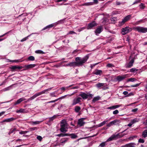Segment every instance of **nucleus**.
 <instances>
[{
    "mask_svg": "<svg viewBox=\"0 0 147 147\" xmlns=\"http://www.w3.org/2000/svg\"><path fill=\"white\" fill-rule=\"evenodd\" d=\"M100 97L99 96H97L94 97L92 100V102L93 103L95 102L96 101L100 99Z\"/></svg>",
    "mask_w": 147,
    "mask_h": 147,
    "instance_id": "7c9ffc66",
    "label": "nucleus"
},
{
    "mask_svg": "<svg viewBox=\"0 0 147 147\" xmlns=\"http://www.w3.org/2000/svg\"><path fill=\"white\" fill-rule=\"evenodd\" d=\"M25 109H20L19 110L16 111V112L17 113H26V112H25Z\"/></svg>",
    "mask_w": 147,
    "mask_h": 147,
    "instance_id": "bb28decb",
    "label": "nucleus"
},
{
    "mask_svg": "<svg viewBox=\"0 0 147 147\" xmlns=\"http://www.w3.org/2000/svg\"><path fill=\"white\" fill-rule=\"evenodd\" d=\"M65 19H64L62 20H60L58 21L57 22L55 23V25L56 26L57 25L59 24H61L63 23L65 21Z\"/></svg>",
    "mask_w": 147,
    "mask_h": 147,
    "instance_id": "c756f323",
    "label": "nucleus"
},
{
    "mask_svg": "<svg viewBox=\"0 0 147 147\" xmlns=\"http://www.w3.org/2000/svg\"><path fill=\"white\" fill-rule=\"evenodd\" d=\"M127 75L125 74L122 76H118L116 78V80L118 82H120L125 79L127 76Z\"/></svg>",
    "mask_w": 147,
    "mask_h": 147,
    "instance_id": "4468645a",
    "label": "nucleus"
},
{
    "mask_svg": "<svg viewBox=\"0 0 147 147\" xmlns=\"http://www.w3.org/2000/svg\"><path fill=\"white\" fill-rule=\"evenodd\" d=\"M52 88H49L47 89H45V90H44L40 92V95H41L43 94H44L46 92H47L48 91H50L52 89Z\"/></svg>",
    "mask_w": 147,
    "mask_h": 147,
    "instance_id": "a878e982",
    "label": "nucleus"
},
{
    "mask_svg": "<svg viewBox=\"0 0 147 147\" xmlns=\"http://www.w3.org/2000/svg\"><path fill=\"white\" fill-rule=\"evenodd\" d=\"M133 29L135 31H137L140 33H146L147 32V28L138 26L134 27Z\"/></svg>",
    "mask_w": 147,
    "mask_h": 147,
    "instance_id": "20e7f679",
    "label": "nucleus"
},
{
    "mask_svg": "<svg viewBox=\"0 0 147 147\" xmlns=\"http://www.w3.org/2000/svg\"><path fill=\"white\" fill-rule=\"evenodd\" d=\"M102 30V28L101 26L98 27L96 30L95 31V32L96 35H97V34L100 33Z\"/></svg>",
    "mask_w": 147,
    "mask_h": 147,
    "instance_id": "dca6fc26",
    "label": "nucleus"
},
{
    "mask_svg": "<svg viewBox=\"0 0 147 147\" xmlns=\"http://www.w3.org/2000/svg\"><path fill=\"white\" fill-rule=\"evenodd\" d=\"M68 139L67 138H63L61 140L60 143L64 144L67 141Z\"/></svg>",
    "mask_w": 147,
    "mask_h": 147,
    "instance_id": "393cba45",
    "label": "nucleus"
},
{
    "mask_svg": "<svg viewBox=\"0 0 147 147\" xmlns=\"http://www.w3.org/2000/svg\"><path fill=\"white\" fill-rule=\"evenodd\" d=\"M37 129V127H31L29 129V130L30 131H33L34 130H36Z\"/></svg>",
    "mask_w": 147,
    "mask_h": 147,
    "instance_id": "09e8293b",
    "label": "nucleus"
},
{
    "mask_svg": "<svg viewBox=\"0 0 147 147\" xmlns=\"http://www.w3.org/2000/svg\"><path fill=\"white\" fill-rule=\"evenodd\" d=\"M34 96H35L36 98V97H37L38 96L40 95V92H39L38 93H36V94H34Z\"/></svg>",
    "mask_w": 147,
    "mask_h": 147,
    "instance_id": "69168bd1",
    "label": "nucleus"
},
{
    "mask_svg": "<svg viewBox=\"0 0 147 147\" xmlns=\"http://www.w3.org/2000/svg\"><path fill=\"white\" fill-rule=\"evenodd\" d=\"M94 2H88V3H83L82 5L83 6L86 5V6H88V5H92L94 4V3H95L96 4H97L98 3V0H93Z\"/></svg>",
    "mask_w": 147,
    "mask_h": 147,
    "instance_id": "ddd939ff",
    "label": "nucleus"
},
{
    "mask_svg": "<svg viewBox=\"0 0 147 147\" xmlns=\"http://www.w3.org/2000/svg\"><path fill=\"white\" fill-rule=\"evenodd\" d=\"M89 57L88 55H87L83 58L78 57L75 58L76 62L77 63L81 62V64H78V67L82 65L83 64L86 63Z\"/></svg>",
    "mask_w": 147,
    "mask_h": 147,
    "instance_id": "f257e3e1",
    "label": "nucleus"
},
{
    "mask_svg": "<svg viewBox=\"0 0 147 147\" xmlns=\"http://www.w3.org/2000/svg\"><path fill=\"white\" fill-rule=\"evenodd\" d=\"M79 96L81 97L84 100L88 98V94L84 92H81L79 94Z\"/></svg>",
    "mask_w": 147,
    "mask_h": 147,
    "instance_id": "2eb2a0df",
    "label": "nucleus"
},
{
    "mask_svg": "<svg viewBox=\"0 0 147 147\" xmlns=\"http://www.w3.org/2000/svg\"><path fill=\"white\" fill-rule=\"evenodd\" d=\"M82 98L80 97H78L77 98H75L73 100V102L72 105H74L76 104L79 103L81 102Z\"/></svg>",
    "mask_w": 147,
    "mask_h": 147,
    "instance_id": "1a4fd4ad",
    "label": "nucleus"
},
{
    "mask_svg": "<svg viewBox=\"0 0 147 147\" xmlns=\"http://www.w3.org/2000/svg\"><path fill=\"white\" fill-rule=\"evenodd\" d=\"M81 63H77L75 61L71 62L69 63H68L66 65V66H70V67H72L74 66V67H75L76 66H78V65L79 64H81Z\"/></svg>",
    "mask_w": 147,
    "mask_h": 147,
    "instance_id": "6e6552de",
    "label": "nucleus"
},
{
    "mask_svg": "<svg viewBox=\"0 0 147 147\" xmlns=\"http://www.w3.org/2000/svg\"><path fill=\"white\" fill-rule=\"evenodd\" d=\"M140 84H136L134 85H131V87H137L140 85Z\"/></svg>",
    "mask_w": 147,
    "mask_h": 147,
    "instance_id": "4d7b16f0",
    "label": "nucleus"
},
{
    "mask_svg": "<svg viewBox=\"0 0 147 147\" xmlns=\"http://www.w3.org/2000/svg\"><path fill=\"white\" fill-rule=\"evenodd\" d=\"M120 106V105H116L113 106L111 107H109L107 108L108 109H115Z\"/></svg>",
    "mask_w": 147,
    "mask_h": 147,
    "instance_id": "b1692460",
    "label": "nucleus"
},
{
    "mask_svg": "<svg viewBox=\"0 0 147 147\" xmlns=\"http://www.w3.org/2000/svg\"><path fill=\"white\" fill-rule=\"evenodd\" d=\"M15 119H15V118H14L13 117H11L10 118L5 119L4 120H3V121H1V123H3V122H10L12 121H13L14 120H15Z\"/></svg>",
    "mask_w": 147,
    "mask_h": 147,
    "instance_id": "f3484780",
    "label": "nucleus"
},
{
    "mask_svg": "<svg viewBox=\"0 0 147 147\" xmlns=\"http://www.w3.org/2000/svg\"><path fill=\"white\" fill-rule=\"evenodd\" d=\"M16 130V129L15 128L12 130H11L9 132L8 134L9 135H10L11 133H13Z\"/></svg>",
    "mask_w": 147,
    "mask_h": 147,
    "instance_id": "de8ad7c7",
    "label": "nucleus"
},
{
    "mask_svg": "<svg viewBox=\"0 0 147 147\" xmlns=\"http://www.w3.org/2000/svg\"><path fill=\"white\" fill-rule=\"evenodd\" d=\"M138 71L137 69H136L135 68H133L130 69V71L131 72H135Z\"/></svg>",
    "mask_w": 147,
    "mask_h": 147,
    "instance_id": "37998d69",
    "label": "nucleus"
},
{
    "mask_svg": "<svg viewBox=\"0 0 147 147\" xmlns=\"http://www.w3.org/2000/svg\"><path fill=\"white\" fill-rule=\"evenodd\" d=\"M134 62V59H132L131 61L127 64L125 65V66L126 68H130L133 65V64Z\"/></svg>",
    "mask_w": 147,
    "mask_h": 147,
    "instance_id": "f8f14e48",
    "label": "nucleus"
},
{
    "mask_svg": "<svg viewBox=\"0 0 147 147\" xmlns=\"http://www.w3.org/2000/svg\"><path fill=\"white\" fill-rule=\"evenodd\" d=\"M140 0H136L133 3V4L138 3L140 2Z\"/></svg>",
    "mask_w": 147,
    "mask_h": 147,
    "instance_id": "774afa93",
    "label": "nucleus"
},
{
    "mask_svg": "<svg viewBox=\"0 0 147 147\" xmlns=\"http://www.w3.org/2000/svg\"><path fill=\"white\" fill-rule=\"evenodd\" d=\"M70 136L71 138L72 139H75L76 138L78 137V136L75 134H70Z\"/></svg>",
    "mask_w": 147,
    "mask_h": 147,
    "instance_id": "cd10ccee",
    "label": "nucleus"
},
{
    "mask_svg": "<svg viewBox=\"0 0 147 147\" xmlns=\"http://www.w3.org/2000/svg\"><path fill=\"white\" fill-rule=\"evenodd\" d=\"M136 80V79L135 78H131L129 79L128 81L129 82L130 81L131 82H133Z\"/></svg>",
    "mask_w": 147,
    "mask_h": 147,
    "instance_id": "8fccbe9b",
    "label": "nucleus"
},
{
    "mask_svg": "<svg viewBox=\"0 0 147 147\" xmlns=\"http://www.w3.org/2000/svg\"><path fill=\"white\" fill-rule=\"evenodd\" d=\"M138 109L137 108H135L134 109H132L131 110V111L132 112H136L138 110Z\"/></svg>",
    "mask_w": 147,
    "mask_h": 147,
    "instance_id": "e2e57ef3",
    "label": "nucleus"
},
{
    "mask_svg": "<svg viewBox=\"0 0 147 147\" xmlns=\"http://www.w3.org/2000/svg\"><path fill=\"white\" fill-rule=\"evenodd\" d=\"M55 24H55V23H53L52 24H51L48 25L47 26L49 28H49H51L53 26H56L55 25Z\"/></svg>",
    "mask_w": 147,
    "mask_h": 147,
    "instance_id": "ea45409f",
    "label": "nucleus"
},
{
    "mask_svg": "<svg viewBox=\"0 0 147 147\" xmlns=\"http://www.w3.org/2000/svg\"><path fill=\"white\" fill-rule=\"evenodd\" d=\"M81 110V108L78 106H76L75 107L74 110L76 112L78 113Z\"/></svg>",
    "mask_w": 147,
    "mask_h": 147,
    "instance_id": "c85d7f7f",
    "label": "nucleus"
},
{
    "mask_svg": "<svg viewBox=\"0 0 147 147\" xmlns=\"http://www.w3.org/2000/svg\"><path fill=\"white\" fill-rule=\"evenodd\" d=\"M139 121V119L137 118H135L131 121V123H132L133 124L134 123L138 122Z\"/></svg>",
    "mask_w": 147,
    "mask_h": 147,
    "instance_id": "f704fd0d",
    "label": "nucleus"
},
{
    "mask_svg": "<svg viewBox=\"0 0 147 147\" xmlns=\"http://www.w3.org/2000/svg\"><path fill=\"white\" fill-rule=\"evenodd\" d=\"M97 25L95 22L93 21L88 24L87 29H90Z\"/></svg>",
    "mask_w": 147,
    "mask_h": 147,
    "instance_id": "9d476101",
    "label": "nucleus"
},
{
    "mask_svg": "<svg viewBox=\"0 0 147 147\" xmlns=\"http://www.w3.org/2000/svg\"><path fill=\"white\" fill-rule=\"evenodd\" d=\"M28 60L30 61H33L35 59V58L34 57L32 56H30L28 57Z\"/></svg>",
    "mask_w": 147,
    "mask_h": 147,
    "instance_id": "c03bdc74",
    "label": "nucleus"
},
{
    "mask_svg": "<svg viewBox=\"0 0 147 147\" xmlns=\"http://www.w3.org/2000/svg\"><path fill=\"white\" fill-rule=\"evenodd\" d=\"M131 16V15H129L125 17L121 21H120L119 24L120 25H123L124 23L130 19Z\"/></svg>",
    "mask_w": 147,
    "mask_h": 147,
    "instance_id": "423d86ee",
    "label": "nucleus"
},
{
    "mask_svg": "<svg viewBox=\"0 0 147 147\" xmlns=\"http://www.w3.org/2000/svg\"><path fill=\"white\" fill-rule=\"evenodd\" d=\"M146 18H145L144 19H142V20H139V21H138L137 22H136L135 23V24L136 25H138V24L140 22H143L144 21V20H146Z\"/></svg>",
    "mask_w": 147,
    "mask_h": 147,
    "instance_id": "e433bc0d",
    "label": "nucleus"
},
{
    "mask_svg": "<svg viewBox=\"0 0 147 147\" xmlns=\"http://www.w3.org/2000/svg\"><path fill=\"white\" fill-rule=\"evenodd\" d=\"M58 115H54L53 116H52L51 117H50L49 118V120L48 121L49 122H51L56 117L58 116Z\"/></svg>",
    "mask_w": 147,
    "mask_h": 147,
    "instance_id": "5701e85b",
    "label": "nucleus"
},
{
    "mask_svg": "<svg viewBox=\"0 0 147 147\" xmlns=\"http://www.w3.org/2000/svg\"><path fill=\"white\" fill-rule=\"evenodd\" d=\"M142 135L144 138H146L147 137V130H144L143 132Z\"/></svg>",
    "mask_w": 147,
    "mask_h": 147,
    "instance_id": "c9c22d12",
    "label": "nucleus"
},
{
    "mask_svg": "<svg viewBox=\"0 0 147 147\" xmlns=\"http://www.w3.org/2000/svg\"><path fill=\"white\" fill-rule=\"evenodd\" d=\"M126 135V134H122L120 133H119L116 135H112L107 140V141H110L114 140H116L119 138H121Z\"/></svg>",
    "mask_w": 147,
    "mask_h": 147,
    "instance_id": "7ed1b4c3",
    "label": "nucleus"
},
{
    "mask_svg": "<svg viewBox=\"0 0 147 147\" xmlns=\"http://www.w3.org/2000/svg\"><path fill=\"white\" fill-rule=\"evenodd\" d=\"M22 61H20V60H9V61L8 62H22Z\"/></svg>",
    "mask_w": 147,
    "mask_h": 147,
    "instance_id": "49530a36",
    "label": "nucleus"
},
{
    "mask_svg": "<svg viewBox=\"0 0 147 147\" xmlns=\"http://www.w3.org/2000/svg\"><path fill=\"white\" fill-rule=\"evenodd\" d=\"M36 65L35 64H30L25 65L24 67L26 69H28L30 68L34 67Z\"/></svg>",
    "mask_w": 147,
    "mask_h": 147,
    "instance_id": "a211bd4d",
    "label": "nucleus"
},
{
    "mask_svg": "<svg viewBox=\"0 0 147 147\" xmlns=\"http://www.w3.org/2000/svg\"><path fill=\"white\" fill-rule=\"evenodd\" d=\"M42 121H32L31 122V124L33 125H34L36 124H39L40 123L42 122Z\"/></svg>",
    "mask_w": 147,
    "mask_h": 147,
    "instance_id": "473e14b6",
    "label": "nucleus"
},
{
    "mask_svg": "<svg viewBox=\"0 0 147 147\" xmlns=\"http://www.w3.org/2000/svg\"><path fill=\"white\" fill-rule=\"evenodd\" d=\"M35 53H38V54H43L45 53H44L41 50H36L35 51Z\"/></svg>",
    "mask_w": 147,
    "mask_h": 147,
    "instance_id": "4c0bfd02",
    "label": "nucleus"
},
{
    "mask_svg": "<svg viewBox=\"0 0 147 147\" xmlns=\"http://www.w3.org/2000/svg\"><path fill=\"white\" fill-rule=\"evenodd\" d=\"M108 121V120H107L103 121L102 122H101V123H100L99 124L97 125L98 127H100L104 125H105L107 122Z\"/></svg>",
    "mask_w": 147,
    "mask_h": 147,
    "instance_id": "2f4dec72",
    "label": "nucleus"
},
{
    "mask_svg": "<svg viewBox=\"0 0 147 147\" xmlns=\"http://www.w3.org/2000/svg\"><path fill=\"white\" fill-rule=\"evenodd\" d=\"M16 84H13L11 86H10L9 87H7V88H4L3 89V90L4 91H6L8 90H9L11 88V86H13V85H16Z\"/></svg>",
    "mask_w": 147,
    "mask_h": 147,
    "instance_id": "a19ab883",
    "label": "nucleus"
},
{
    "mask_svg": "<svg viewBox=\"0 0 147 147\" xmlns=\"http://www.w3.org/2000/svg\"><path fill=\"white\" fill-rule=\"evenodd\" d=\"M138 142L140 143H144V141L143 139L140 138Z\"/></svg>",
    "mask_w": 147,
    "mask_h": 147,
    "instance_id": "864d4df0",
    "label": "nucleus"
},
{
    "mask_svg": "<svg viewBox=\"0 0 147 147\" xmlns=\"http://www.w3.org/2000/svg\"><path fill=\"white\" fill-rule=\"evenodd\" d=\"M72 86V85H70L68 87H67L66 88H65L64 87H62L61 89V90H65V89H66V88H68V87H70L71 86Z\"/></svg>",
    "mask_w": 147,
    "mask_h": 147,
    "instance_id": "bf43d9fd",
    "label": "nucleus"
},
{
    "mask_svg": "<svg viewBox=\"0 0 147 147\" xmlns=\"http://www.w3.org/2000/svg\"><path fill=\"white\" fill-rule=\"evenodd\" d=\"M85 119L84 118H82L79 119L78 121V125L80 127L83 126L85 123V122L84 121V120Z\"/></svg>",
    "mask_w": 147,
    "mask_h": 147,
    "instance_id": "9b49d317",
    "label": "nucleus"
},
{
    "mask_svg": "<svg viewBox=\"0 0 147 147\" xmlns=\"http://www.w3.org/2000/svg\"><path fill=\"white\" fill-rule=\"evenodd\" d=\"M137 137L136 136H130L128 138V139L130 140H132L134 138H136Z\"/></svg>",
    "mask_w": 147,
    "mask_h": 147,
    "instance_id": "3c124183",
    "label": "nucleus"
},
{
    "mask_svg": "<svg viewBox=\"0 0 147 147\" xmlns=\"http://www.w3.org/2000/svg\"><path fill=\"white\" fill-rule=\"evenodd\" d=\"M107 140L105 142H103L101 143L99 145V147H104L106 145V143L107 142H108Z\"/></svg>",
    "mask_w": 147,
    "mask_h": 147,
    "instance_id": "72a5a7b5",
    "label": "nucleus"
},
{
    "mask_svg": "<svg viewBox=\"0 0 147 147\" xmlns=\"http://www.w3.org/2000/svg\"><path fill=\"white\" fill-rule=\"evenodd\" d=\"M58 99H56L55 100H52L51 101L48 102H47V103H52V102H55L57 101L58 100Z\"/></svg>",
    "mask_w": 147,
    "mask_h": 147,
    "instance_id": "680f3d73",
    "label": "nucleus"
},
{
    "mask_svg": "<svg viewBox=\"0 0 147 147\" xmlns=\"http://www.w3.org/2000/svg\"><path fill=\"white\" fill-rule=\"evenodd\" d=\"M119 113V111L117 110H116L113 112V114L114 115H116Z\"/></svg>",
    "mask_w": 147,
    "mask_h": 147,
    "instance_id": "6e6d98bb",
    "label": "nucleus"
},
{
    "mask_svg": "<svg viewBox=\"0 0 147 147\" xmlns=\"http://www.w3.org/2000/svg\"><path fill=\"white\" fill-rule=\"evenodd\" d=\"M140 8L142 9H144L145 8L144 4L142 3H141L139 5Z\"/></svg>",
    "mask_w": 147,
    "mask_h": 147,
    "instance_id": "a18cd8bd",
    "label": "nucleus"
},
{
    "mask_svg": "<svg viewBox=\"0 0 147 147\" xmlns=\"http://www.w3.org/2000/svg\"><path fill=\"white\" fill-rule=\"evenodd\" d=\"M57 136L58 137H63L64 136V134L63 133H61L58 134L57 135Z\"/></svg>",
    "mask_w": 147,
    "mask_h": 147,
    "instance_id": "052dcab7",
    "label": "nucleus"
},
{
    "mask_svg": "<svg viewBox=\"0 0 147 147\" xmlns=\"http://www.w3.org/2000/svg\"><path fill=\"white\" fill-rule=\"evenodd\" d=\"M102 73V71L101 70L96 69L94 72V74L96 75H100Z\"/></svg>",
    "mask_w": 147,
    "mask_h": 147,
    "instance_id": "412c9836",
    "label": "nucleus"
},
{
    "mask_svg": "<svg viewBox=\"0 0 147 147\" xmlns=\"http://www.w3.org/2000/svg\"><path fill=\"white\" fill-rule=\"evenodd\" d=\"M107 66L109 67H111L114 66V65L111 63H108L107 65Z\"/></svg>",
    "mask_w": 147,
    "mask_h": 147,
    "instance_id": "5fc2aeb1",
    "label": "nucleus"
},
{
    "mask_svg": "<svg viewBox=\"0 0 147 147\" xmlns=\"http://www.w3.org/2000/svg\"><path fill=\"white\" fill-rule=\"evenodd\" d=\"M101 88L103 90H105L108 89L109 88V87L107 86V84H105L104 85L102 86V87Z\"/></svg>",
    "mask_w": 147,
    "mask_h": 147,
    "instance_id": "79ce46f5",
    "label": "nucleus"
},
{
    "mask_svg": "<svg viewBox=\"0 0 147 147\" xmlns=\"http://www.w3.org/2000/svg\"><path fill=\"white\" fill-rule=\"evenodd\" d=\"M132 30V29L129 26H126L122 28L121 32L123 35H125L128 33L130 32Z\"/></svg>",
    "mask_w": 147,
    "mask_h": 147,
    "instance_id": "39448f33",
    "label": "nucleus"
},
{
    "mask_svg": "<svg viewBox=\"0 0 147 147\" xmlns=\"http://www.w3.org/2000/svg\"><path fill=\"white\" fill-rule=\"evenodd\" d=\"M49 30V28H48V26H46L44 28H43L42 29V30Z\"/></svg>",
    "mask_w": 147,
    "mask_h": 147,
    "instance_id": "0e129e2a",
    "label": "nucleus"
},
{
    "mask_svg": "<svg viewBox=\"0 0 147 147\" xmlns=\"http://www.w3.org/2000/svg\"><path fill=\"white\" fill-rule=\"evenodd\" d=\"M60 131L63 133H65L67 131V124L65 120H62L60 122Z\"/></svg>",
    "mask_w": 147,
    "mask_h": 147,
    "instance_id": "f03ea898",
    "label": "nucleus"
},
{
    "mask_svg": "<svg viewBox=\"0 0 147 147\" xmlns=\"http://www.w3.org/2000/svg\"><path fill=\"white\" fill-rule=\"evenodd\" d=\"M56 92H54L53 93H51L50 94V95L51 96L53 97V96H55V95Z\"/></svg>",
    "mask_w": 147,
    "mask_h": 147,
    "instance_id": "13d9d810",
    "label": "nucleus"
},
{
    "mask_svg": "<svg viewBox=\"0 0 147 147\" xmlns=\"http://www.w3.org/2000/svg\"><path fill=\"white\" fill-rule=\"evenodd\" d=\"M37 139L38 140H39L41 141L42 139V137L40 136H38L37 137Z\"/></svg>",
    "mask_w": 147,
    "mask_h": 147,
    "instance_id": "603ef678",
    "label": "nucleus"
},
{
    "mask_svg": "<svg viewBox=\"0 0 147 147\" xmlns=\"http://www.w3.org/2000/svg\"><path fill=\"white\" fill-rule=\"evenodd\" d=\"M120 123V120H115L113 121L107 125L108 127H110L113 125H117Z\"/></svg>",
    "mask_w": 147,
    "mask_h": 147,
    "instance_id": "0eeeda50",
    "label": "nucleus"
},
{
    "mask_svg": "<svg viewBox=\"0 0 147 147\" xmlns=\"http://www.w3.org/2000/svg\"><path fill=\"white\" fill-rule=\"evenodd\" d=\"M105 84L104 83H99L95 85V86L98 88L100 89Z\"/></svg>",
    "mask_w": 147,
    "mask_h": 147,
    "instance_id": "4be33fe9",
    "label": "nucleus"
},
{
    "mask_svg": "<svg viewBox=\"0 0 147 147\" xmlns=\"http://www.w3.org/2000/svg\"><path fill=\"white\" fill-rule=\"evenodd\" d=\"M23 68L22 66H18L16 65L11 66L10 68L13 70L18 69L20 70Z\"/></svg>",
    "mask_w": 147,
    "mask_h": 147,
    "instance_id": "aec40b11",
    "label": "nucleus"
},
{
    "mask_svg": "<svg viewBox=\"0 0 147 147\" xmlns=\"http://www.w3.org/2000/svg\"><path fill=\"white\" fill-rule=\"evenodd\" d=\"M76 33L75 32L73 31H70L67 34L68 35V34H75Z\"/></svg>",
    "mask_w": 147,
    "mask_h": 147,
    "instance_id": "338daca9",
    "label": "nucleus"
},
{
    "mask_svg": "<svg viewBox=\"0 0 147 147\" xmlns=\"http://www.w3.org/2000/svg\"><path fill=\"white\" fill-rule=\"evenodd\" d=\"M34 34L33 33H32V34H30V35L28 36L27 37H26L23 38V39H22L20 40V41L21 42H24V41H26L27 39H28V38L32 34Z\"/></svg>",
    "mask_w": 147,
    "mask_h": 147,
    "instance_id": "58836bf2",
    "label": "nucleus"
},
{
    "mask_svg": "<svg viewBox=\"0 0 147 147\" xmlns=\"http://www.w3.org/2000/svg\"><path fill=\"white\" fill-rule=\"evenodd\" d=\"M26 99H25L24 97H22L19 99L14 103V105L15 106L17 104H20L22 101L25 100Z\"/></svg>",
    "mask_w": 147,
    "mask_h": 147,
    "instance_id": "6ab92c4d",
    "label": "nucleus"
}]
</instances>
